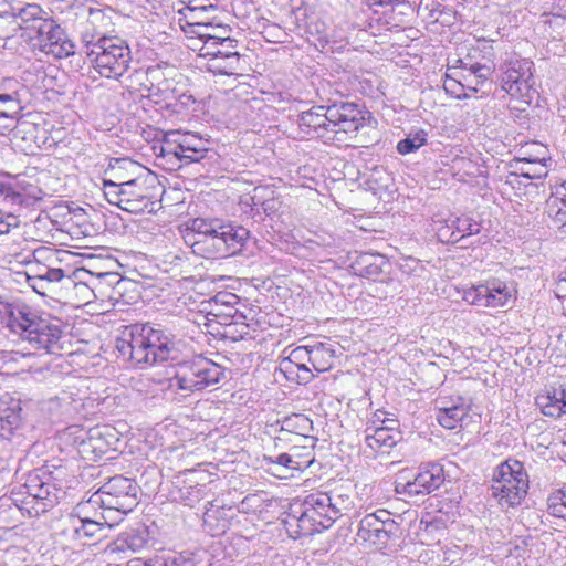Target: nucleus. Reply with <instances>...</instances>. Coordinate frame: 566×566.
<instances>
[{
  "instance_id": "f257e3e1",
  "label": "nucleus",
  "mask_w": 566,
  "mask_h": 566,
  "mask_svg": "<svg viewBox=\"0 0 566 566\" xmlns=\"http://www.w3.org/2000/svg\"><path fill=\"white\" fill-rule=\"evenodd\" d=\"M118 356L144 368L180 358L184 342L167 328L150 323L124 326L116 338Z\"/></svg>"
},
{
  "instance_id": "f03ea898",
  "label": "nucleus",
  "mask_w": 566,
  "mask_h": 566,
  "mask_svg": "<svg viewBox=\"0 0 566 566\" xmlns=\"http://www.w3.org/2000/svg\"><path fill=\"white\" fill-rule=\"evenodd\" d=\"M371 119L370 112L354 102L328 99L297 115L300 138L334 140L338 134L354 136Z\"/></svg>"
},
{
  "instance_id": "7ed1b4c3",
  "label": "nucleus",
  "mask_w": 566,
  "mask_h": 566,
  "mask_svg": "<svg viewBox=\"0 0 566 566\" xmlns=\"http://www.w3.org/2000/svg\"><path fill=\"white\" fill-rule=\"evenodd\" d=\"M352 505V496L342 488L311 493L291 509L285 520L286 531L293 538L312 536L329 528Z\"/></svg>"
},
{
  "instance_id": "20e7f679",
  "label": "nucleus",
  "mask_w": 566,
  "mask_h": 566,
  "mask_svg": "<svg viewBox=\"0 0 566 566\" xmlns=\"http://www.w3.org/2000/svg\"><path fill=\"white\" fill-rule=\"evenodd\" d=\"M82 43L88 62L102 77L118 80L127 72L132 53L125 40L87 30L82 32Z\"/></svg>"
},
{
  "instance_id": "39448f33",
  "label": "nucleus",
  "mask_w": 566,
  "mask_h": 566,
  "mask_svg": "<svg viewBox=\"0 0 566 566\" xmlns=\"http://www.w3.org/2000/svg\"><path fill=\"white\" fill-rule=\"evenodd\" d=\"M57 478L45 469H36L24 475V482L14 485L11 497L14 504L30 516H39L56 505L65 492L56 483Z\"/></svg>"
},
{
  "instance_id": "423d86ee",
  "label": "nucleus",
  "mask_w": 566,
  "mask_h": 566,
  "mask_svg": "<svg viewBox=\"0 0 566 566\" xmlns=\"http://www.w3.org/2000/svg\"><path fill=\"white\" fill-rule=\"evenodd\" d=\"M224 378V368L201 355L179 363L168 388L185 396L218 385Z\"/></svg>"
},
{
  "instance_id": "0eeeda50",
  "label": "nucleus",
  "mask_w": 566,
  "mask_h": 566,
  "mask_svg": "<svg viewBox=\"0 0 566 566\" xmlns=\"http://www.w3.org/2000/svg\"><path fill=\"white\" fill-rule=\"evenodd\" d=\"M138 491V484L133 479L120 474L114 475L91 495L87 504L101 506L104 510L102 518L104 523L109 524L108 520L113 518V512L124 515L133 511L137 505Z\"/></svg>"
},
{
  "instance_id": "6e6552de",
  "label": "nucleus",
  "mask_w": 566,
  "mask_h": 566,
  "mask_svg": "<svg viewBox=\"0 0 566 566\" xmlns=\"http://www.w3.org/2000/svg\"><path fill=\"white\" fill-rule=\"evenodd\" d=\"M528 482L524 464L518 460L507 459L494 469L492 496L503 509L517 506L528 491Z\"/></svg>"
},
{
  "instance_id": "1a4fd4ad",
  "label": "nucleus",
  "mask_w": 566,
  "mask_h": 566,
  "mask_svg": "<svg viewBox=\"0 0 566 566\" xmlns=\"http://www.w3.org/2000/svg\"><path fill=\"white\" fill-rule=\"evenodd\" d=\"M207 144L208 140L191 132L169 130L153 149L157 158L180 167L206 158L209 151Z\"/></svg>"
},
{
  "instance_id": "9d476101",
  "label": "nucleus",
  "mask_w": 566,
  "mask_h": 566,
  "mask_svg": "<svg viewBox=\"0 0 566 566\" xmlns=\"http://www.w3.org/2000/svg\"><path fill=\"white\" fill-rule=\"evenodd\" d=\"M502 90L512 98L531 104L537 93L534 78V63L530 59L511 55L497 69Z\"/></svg>"
},
{
  "instance_id": "9b49d317",
  "label": "nucleus",
  "mask_w": 566,
  "mask_h": 566,
  "mask_svg": "<svg viewBox=\"0 0 566 566\" xmlns=\"http://www.w3.org/2000/svg\"><path fill=\"white\" fill-rule=\"evenodd\" d=\"M202 45L200 56L208 60L207 70L219 75H235L240 70L238 41L229 35H214L208 32L199 33Z\"/></svg>"
},
{
  "instance_id": "f8f14e48",
  "label": "nucleus",
  "mask_w": 566,
  "mask_h": 566,
  "mask_svg": "<svg viewBox=\"0 0 566 566\" xmlns=\"http://www.w3.org/2000/svg\"><path fill=\"white\" fill-rule=\"evenodd\" d=\"M493 57L492 44L483 40L478 41V44L470 49L468 55L459 61L461 69L467 72L463 78L470 90L478 92L479 86L484 85L490 80L495 72Z\"/></svg>"
},
{
  "instance_id": "ddd939ff",
  "label": "nucleus",
  "mask_w": 566,
  "mask_h": 566,
  "mask_svg": "<svg viewBox=\"0 0 566 566\" xmlns=\"http://www.w3.org/2000/svg\"><path fill=\"white\" fill-rule=\"evenodd\" d=\"M399 530L392 513L380 509L360 518L357 537L371 546L386 547L392 537L398 536Z\"/></svg>"
},
{
  "instance_id": "4468645a",
  "label": "nucleus",
  "mask_w": 566,
  "mask_h": 566,
  "mask_svg": "<svg viewBox=\"0 0 566 566\" xmlns=\"http://www.w3.org/2000/svg\"><path fill=\"white\" fill-rule=\"evenodd\" d=\"M61 439L75 448L78 455L86 460L101 458L108 449V443L98 427L86 430L80 426H71L64 430Z\"/></svg>"
},
{
  "instance_id": "2eb2a0df",
  "label": "nucleus",
  "mask_w": 566,
  "mask_h": 566,
  "mask_svg": "<svg viewBox=\"0 0 566 566\" xmlns=\"http://www.w3.org/2000/svg\"><path fill=\"white\" fill-rule=\"evenodd\" d=\"M155 179L153 177H136L124 181V199L123 210L129 213L154 212L157 209L158 201L155 200L153 186Z\"/></svg>"
},
{
  "instance_id": "dca6fc26",
  "label": "nucleus",
  "mask_w": 566,
  "mask_h": 566,
  "mask_svg": "<svg viewBox=\"0 0 566 566\" xmlns=\"http://www.w3.org/2000/svg\"><path fill=\"white\" fill-rule=\"evenodd\" d=\"M350 269L357 276L385 284L387 287L392 286V291L396 290L395 280L391 276L392 264L384 254L360 252L353 259Z\"/></svg>"
},
{
  "instance_id": "f3484780",
  "label": "nucleus",
  "mask_w": 566,
  "mask_h": 566,
  "mask_svg": "<svg viewBox=\"0 0 566 566\" xmlns=\"http://www.w3.org/2000/svg\"><path fill=\"white\" fill-rule=\"evenodd\" d=\"M444 479L442 464L426 463L419 467L412 480L396 482V492L408 496L430 494L443 484Z\"/></svg>"
},
{
  "instance_id": "a211bd4d",
  "label": "nucleus",
  "mask_w": 566,
  "mask_h": 566,
  "mask_svg": "<svg viewBox=\"0 0 566 566\" xmlns=\"http://www.w3.org/2000/svg\"><path fill=\"white\" fill-rule=\"evenodd\" d=\"M61 323L56 318H43L33 323L32 329L25 334L23 340L28 342L30 349L45 354H59L62 349Z\"/></svg>"
},
{
  "instance_id": "6ab92c4d",
  "label": "nucleus",
  "mask_w": 566,
  "mask_h": 566,
  "mask_svg": "<svg viewBox=\"0 0 566 566\" xmlns=\"http://www.w3.org/2000/svg\"><path fill=\"white\" fill-rule=\"evenodd\" d=\"M34 28L38 32L40 46L46 54H52L57 59L74 54V43L54 20H41Z\"/></svg>"
},
{
  "instance_id": "aec40b11",
  "label": "nucleus",
  "mask_w": 566,
  "mask_h": 566,
  "mask_svg": "<svg viewBox=\"0 0 566 566\" xmlns=\"http://www.w3.org/2000/svg\"><path fill=\"white\" fill-rule=\"evenodd\" d=\"M240 297L228 291H220L214 296L201 303V312H206L207 317L211 316L221 325L237 324L243 314L239 311ZM212 321V318H209Z\"/></svg>"
},
{
  "instance_id": "412c9836",
  "label": "nucleus",
  "mask_w": 566,
  "mask_h": 566,
  "mask_svg": "<svg viewBox=\"0 0 566 566\" xmlns=\"http://www.w3.org/2000/svg\"><path fill=\"white\" fill-rule=\"evenodd\" d=\"M364 434V452L370 454L388 453L402 439L399 421L390 420L386 426H367Z\"/></svg>"
},
{
  "instance_id": "4be33fe9",
  "label": "nucleus",
  "mask_w": 566,
  "mask_h": 566,
  "mask_svg": "<svg viewBox=\"0 0 566 566\" xmlns=\"http://www.w3.org/2000/svg\"><path fill=\"white\" fill-rule=\"evenodd\" d=\"M510 296L506 284L500 280L486 281L484 284L465 290L463 293V300L467 303L480 307L503 306L507 303Z\"/></svg>"
},
{
  "instance_id": "5701e85b",
  "label": "nucleus",
  "mask_w": 566,
  "mask_h": 566,
  "mask_svg": "<svg viewBox=\"0 0 566 566\" xmlns=\"http://www.w3.org/2000/svg\"><path fill=\"white\" fill-rule=\"evenodd\" d=\"M250 231L244 227L220 223L218 234L212 238L209 258H224L237 254L244 247Z\"/></svg>"
},
{
  "instance_id": "b1692460",
  "label": "nucleus",
  "mask_w": 566,
  "mask_h": 566,
  "mask_svg": "<svg viewBox=\"0 0 566 566\" xmlns=\"http://www.w3.org/2000/svg\"><path fill=\"white\" fill-rule=\"evenodd\" d=\"M1 322L23 340L41 316L24 303H0Z\"/></svg>"
},
{
  "instance_id": "393cba45",
  "label": "nucleus",
  "mask_w": 566,
  "mask_h": 566,
  "mask_svg": "<svg viewBox=\"0 0 566 566\" xmlns=\"http://www.w3.org/2000/svg\"><path fill=\"white\" fill-rule=\"evenodd\" d=\"M437 420L446 429H455L468 416L471 401L460 395L440 396L436 400Z\"/></svg>"
},
{
  "instance_id": "a878e982",
  "label": "nucleus",
  "mask_w": 566,
  "mask_h": 566,
  "mask_svg": "<svg viewBox=\"0 0 566 566\" xmlns=\"http://www.w3.org/2000/svg\"><path fill=\"white\" fill-rule=\"evenodd\" d=\"M269 427L274 433H277L274 438V447L281 448V443L287 440L285 436L289 433L302 437L305 441L310 440L312 438L310 432L313 431V421L304 413H292L277 419Z\"/></svg>"
},
{
  "instance_id": "bb28decb",
  "label": "nucleus",
  "mask_w": 566,
  "mask_h": 566,
  "mask_svg": "<svg viewBox=\"0 0 566 566\" xmlns=\"http://www.w3.org/2000/svg\"><path fill=\"white\" fill-rule=\"evenodd\" d=\"M0 198L9 205L29 208L41 200V190L28 182L0 181Z\"/></svg>"
},
{
  "instance_id": "cd10ccee",
  "label": "nucleus",
  "mask_w": 566,
  "mask_h": 566,
  "mask_svg": "<svg viewBox=\"0 0 566 566\" xmlns=\"http://www.w3.org/2000/svg\"><path fill=\"white\" fill-rule=\"evenodd\" d=\"M219 220L192 219L187 227L185 239L190 242L197 251H202L209 258V250L212 249V238L218 234Z\"/></svg>"
},
{
  "instance_id": "c85d7f7f",
  "label": "nucleus",
  "mask_w": 566,
  "mask_h": 566,
  "mask_svg": "<svg viewBox=\"0 0 566 566\" xmlns=\"http://www.w3.org/2000/svg\"><path fill=\"white\" fill-rule=\"evenodd\" d=\"M481 224L468 216L449 219L444 226L438 229V238L442 242L457 243L461 239L478 234Z\"/></svg>"
},
{
  "instance_id": "c756f323",
  "label": "nucleus",
  "mask_w": 566,
  "mask_h": 566,
  "mask_svg": "<svg viewBox=\"0 0 566 566\" xmlns=\"http://www.w3.org/2000/svg\"><path fill=\"white\" fill-rule=\"evenodd\" d=\"M153 544V537L146 525L130 527L120 533L114 542V551L140 553Z\"/></svg>"
},
{
  "instance_id": "7c9ffc66",
  "label": "nucleus",
  "mask_w": 566,
  "mask_h": 566,
  "mask_svg": "<svg viewBox=\"0 0 566 566\" xmlns=\"http://www.w3.org/2000/svg\"><path fill=\"white\" fill-rule=\"evenodd\" d=\"M535 405L546 417L559 418L566 415V385L546 388L536 396Z\"/></svg>"
},
{
  "instance_id": "2f4dec72",
  "label": "nucleus",
  "mask_w": 566,
  "mask_h": 566,
  "mask_svg": "<svg viewBox=\"0 0 566 566\" xmlns=\"http://www.w3.org/2000/svg\"><path fill=\"white\" fill-rule=\"evenodd\" d=\"M547 216L559 226L560 234L566 237V181L555 185L546 200Z\"/></svg>"
},
{
  "instance_id": "473e14b6",
  "label": "nucleus",
  "mask_w": 566,
  "mask_h": 566,
  "mask_svg": "<svg viewBox=\"0 0 566 566\" xmlns=\"http://www.w3.org/2000/svg\"><path fill=\"white\" fill-rule=\"evenodd\" d=\"M367 190L371 191L380 200L389 199L394 192L392 177L382 166L374 167L364 180Z\"/></svg>"
},
{
  "instance_id": "72a5a7b5",
  "label": "nucleus",
  "mask_w": 566,
  "mask_h": 566,
  "mask_svg": "<svg viewBox=\"0 0 566 566\" xmlns=\"http://www.w3.org/2000/svg\"><path fill=\"white\" fill-rule=\"evenodd\" d=\"M232 518V507L216 505L209 502V506L202 516L203 525L212 535L224 533Z\"/></svg>"
},
{
  "instance_id": "f704fd0d",
  "label": "nucleus",
  "mask_w": 566,
  "mask_h": 566,
  "mask_svg": "<svg viewBox=\"0 0 566 566\" xmlns=\"http://www.w3.org/2000/svg\"><path fill=\"white\" fill-rule=\"evenodd\" d=\"M337 346L331 342L311 344V366L317 373L329 370L334 366Z\"/></svg>"
},
{
  "instance_id": "c9c22d12",
  "label": "nucleus",
  "mask_w": 566,
  "mask_h": 566,
  "mask_svg": "<svg viewBox=\"0 0 566 566\" xmlns=\"http://www.w3.org/2000/svg\"><path fill=\"white\" fill-rule=\"evenodd\" d=\"M76 523V514H67L63 516L57 522L54 531L55 542L64 548H77Z\"/></svg>"
},
{
  "instance_id": "e433bc0d",
  "label": "nucleus",
  "mask_w": 566,
  "mask_h": 566,
  "mask_svg": "<svg viewBox=\"0 0 566 566\" xmlns=\"http://www.w3.org/2000/svg\"><path fill=\"white\" fill-rule=\"evenodd\" d=\"M513 174L526 179H541L547 175L544 159L538 158H516L511 163Z\"/></svg>"
},
{
  "instance_id": "4c0bfd02",
  "label": "nucleus",
  "mask_w": 566,
  "mask_h": 566,
  "mask_svg": "<svg viewBox=\"0 0 566 566\" xmlns=\"http://www.w3.org/2000/svg\"><path fill=\"white\" fill-rule=\"evenodd\" d=\"M76 522L77 547L90 545V541L98 538L105 524L90 517H81L78 514H76Z\"/></svg>"
},
{
  "instance_id": "58836bf2",
  "label": "nucleus",
  "mask_w": 566,
  "mask_h": 566,
  "mask_svg": "<svg viewBox=\"0 0 566 566\" xmlns=\"http://www.w3.org/2000/svg\"><path fill=\"white\" fill-rule=\"evenodd\" d=\"M258 192L256 201L262 213V221L265 217L274 218L282 207V201L270 187L259 186Z\"/></svg>"
},
{
  "instance_id": "ea45409f",
  "label": "nucleus",
  "mask_w": 566,
  "mask_h": 566,
  "mask_svg": "<svg viewBox=\"0 0 566 566\" xmlns=\"http://www.w3.org/2000/svg\"><path fill=\"white\" fill-rule=\"evenodd\" d=\"M148 560L150 566H196L191 554L187 552L161 551Z\"/></svg>"
},
{
  "instance_id": "a19ab883",
  "label": "nucleus",
  "mask_w": 566,
  "mask_h": 566,
  "mask_svg": "<svg viewBox=\"0 0 566 566\" xmlns=\"http://www.w3.org/2000/svg\"><path fill=\"white\" fill-rule=\"evenodd\" d=\"M263 463L266 465L268 471L272 472V474L281 476V473H293L294 471H298L296 467V462L293 461L290 452H282L277 455H263Z\"/></svg>"
},
{
  "instance_id": "79ce46f5",
  "label": "nucleus",
  "mask_w": 566,
  "mask_h": 566,
  "mask_svg": "<svg viewBox=\"0 0 566 566\" xmlns=\"http://www.w3.org/2000/svg\"><path fill=\"white\" fill-rule=\"evenodd\" d=\"M217 0H188V4L185 10L189 12V14H185L188 19L192 20L196 24H202L206 29L209 25L203 21V14L209 11H216L217 4L214 3Z\"/></svg>"
},
{
  "instance_id": "37998d69",
  "label": "nucleus",
  "mask_w": 566,
  "mask_h": 566,
  "mask_svg": "<svg viewBox=\"0 0 566 566\" xmlns=\"http://www.w3.org/2000/svg\"><path fill=\"white\" fill-rule=\"evenodd\" d=\"M310 444H293L289 452L293 458V461H295L296 467L298 468V471H304L305 469L310 468L311 464L314 462V442L315 439L311 438L308 440Z\"/></svg>"
},
{
  "instance_id": "c03bdc74",
  "label": "nucleus",
  "mask_w": 566,
  "mask_h": 566,
  "mask_svg": "<svg viewBox=\"0 0 566 566\" xmlns=\"http://www.w3.org/2000/svg\"><path fill=\"white\" fill-rule=\"evenodd\" d=\"M428 142V133L424 129L411 132L406 138L397 144V151L400 155H408L417 151L420 147L424 146Z\"/></svg>"
},
{
  "instance_id": "a18cd8bd",
  "label": "nucleus",
  "mask_w": 566,
  "mask_h": 566,
  "mask_svg": "<svg viewBox=\"0 0 566 566\" xmlns=\"http://www.w3.org/2000/svg\"><path fill=\"white\" fill-rule=\"evenodd\" d=\"M399 270L402 276H405L412 286L419 284L418 280L421 279L426 272V268L420 260L412 256L402 259L399 263Z\"/></svg>"
},
{
  "instance_id": "49530a36",
  "label": "nucleus",
  "mask_w": 566,
  "mask_h": 566,
  "mask_svg": "<svg viewBox=\"0 0 566 566\" xmlns=\"http://www.w3.org/2000/svg\"><path fill=\"white\" fill-rule=\"evenodd\" d=\"M258 196V187H255L251 193H245L240 197L238 206L242 214L253 219L255 222H261L262 213L259 208V202L256 201Z\"/></svg>"
},
{
  "instance_id": "de8ad7c7",
  "label": "nucleus",
  "mask_w": 566,
  "mask_h": 566,
  "mask_svg": "<svg viewBox=\"0 0 566 566\" xmlns=\"http://www.w3.org/2000/svg\"><path fill=\"white\" fill-rule=\"evenodd\" d=\"M109 9H101V8H88V18L87 25L84 31L94 32L96 30H101L104 34H106V29L111 24V17L107 14Z\"/></svg>"
},
{
  "instance_id": "09e8293b",
  "label": "nucleus",
  "mask_w": 566,
  "mask_h": 566,
  "mask_svg": "<svg viewBox=\"0 0 566 566\" xmlns=\"http://www.w3.org/2000/svg\"><path fill=\"white\" fill-rule=\"evenodd\" d=\"M548 513L566 521V484L547 499Z\"/></svg>"
},
{
  "instance_id": "8fccbe9b",
  "label": "nucleus",
  "mask_w": 566,
  "mask_h": 566,
  "mask_svg": "<svg viewBox=\"0 0 566 566\" xmlns=\"http://www.w3.org/2000/svg\"><path fill=\"white\" fill-rule=\"evenodd\" d=\"M116 178L118 179L117 181L112 179L103 180L104 195L111 205H115L123 210L122 199H124V185L119 177Z\"/></svg>"
},
{
  "instance_id": "3c124183",
  "label": "nucleus",
  "mask_w": 566,
  "mask_h": 566,
  "mask_svg": "<svg viewBox=\"0 0 566 566\" xmlns=\"http://www.w3.org/2000/svg\"><path fill=\"white\" fill-rule=\"evenodd\" d=\"M265 507L264 493H251L243 497L239 504V512L245 514L261 513Z\"/></svg>"
},
{
  "instance_id": "603ef678",
  "label": "nucleus",
  "mask_w": 566,
  "mask_h": 566,
  "mask_svg": "<svg viewBox=\"0 0 566 566\" xmlns=\"http://www.w3.org/2000/svg\"><path fill=\"white\" fill-rule=\"evenodd\" d=\"M0 103L4 106V109L0 111V116L6 118H12L23 108L22 99L2 92H0Z\"/></svg>"
},
{
  "instance_id": "864d4df0",
  "label": "nucleus",
  "mask_w": 566,
  "mask_h": 566,
  "mask_svg": "<svg viewBox=\"0 0 566 566\" xmlns=\"http://www.w3.org/2000/svg\"><path fill=\"white\" fill-rule=\"evenodd\" d=\"M18 405L10 407L7 402L0 401V423L1 429H6L4 423L9 427L8 429H12L13 426H18L20 421V416L15 410Z\"/></svg>"
},
{
  "instance_id": "5fc2aeb1",
  "label": "nucleus",
  "mask_w": 566,
  "mask_h": 566,
  "mask_svg": "<svg viewBox=\"0 0 566 566\" xmlns=\"http://www.w3.org/2000/svg\"><path fill=\"white\" fill-rule=\"evenodd\" d=\"M0 92L14 95L17 98L24 99L25 86L15 78L8 77L0 83Z\"/></svg>"
},
{
  "instance_id": "6e6d98bb",
  "label": "nucleus",
  "mask_w": 566,
  "mask_h": 566,
  "mask_svg": "<svg viewBox=\"0 0 566 566\" xmlns=\"http://www.w3.org/2000/svg\"><path fill=\"white\" fill-rule=\"evenodd\" d=\"M284 359L294 365L311 363V344L297 346L296 348L292 349L289 356Z\"/></svg>"
},
{
  "instance_id": "4d7b16f0",
  "label": "nucleus",
  "mask_w": 566,
  "mask_h": 566,
  "mask_svg": "<svg viewBox=\"0 0 566 566\" xmlns=\"http://www.w3.org/2000/svg\"><path fill=\"white\" fill-rule=\"evenodd\" d=\"M279 373L290 382L300 385V374H297V365H294L285 359L280 361Z\"/></svg>"
},
{
  "instance_id": "13d9d810",
  "label": "nucleus",
  "mask_w": 566,
  "mask_h": 566,
  "mask_svg": "<svg viewBox=\"0 0 566 566\" xmlns=\"http://www.w3.org/2000/svg\"><path fill=\"white\" fill-rule=\"evenodd\" d=\"M203 488V485L187 488L182 494L184 504L193 507L202 499Z\"/></svg>"
},
{
  "instance_id": "bf43d9fd",
  "label": "nucleus",
  "mask_w": 566,
  "mask_h": 566,
  "mask_svg": "<svg viewBox=\"0 0 566 566\" xmlns=\"http://www.w3.org/2000/svg\"><path fill=\"white\" fill-rule=\"evenodd\" d=\"M65 277V273L60 268H46L44 273L38 275L39 283H57Z\"/></svg>"
},
{
  "instance_id": "052dcab7",
  "label": "nucleus",
  "mask_w": 566,
  "mask_h": 566,
  "mask_svg": "<svg viewBox=\"0 0 566 566\" xmlns=\"http://www.w3.org/2000/svg\"><path fill=\"white\" fill-rule=\"evenodd\" d=\"M43 13V10L38 4H28L25 8L21 10V18L23 21L28 20H34L38 21V24L41 22V20H44L41 14Z\"/></svg>"
},
{
  "instance_id": "680f3d73",
  "label": "nucleus",
  "mask_w": 566,
  "mask_h": 566,
  "mask_svg": "<svg viewBox=\"0 0 566 566\" xmlns=\"http://www.w3.org/2000/svg\"><path fill=\"white\" fill-rule=\"evenodd\" d=\"M463 87L464 85L461 82L452 78L449 75L446 76V80L443 82V88L448 94L459 98L463 94Z\"/></svg>"
},
{
  "instance_id": "e2e57ef3",
  "label": "nucleus",
  "mask_w": 566,
  "mask_h": 566,
  "mask_svg": "<svg viewBox=\"0 0 566 566\" xmlns=\"http://www.w3.org/2000/svg\"><path fill=\"white\" fill-rule=\"evenodd\" d=\"M19 226V219L17 216L9 213L6 217L0 214V235L9 233L12 228Z\"/></svg>"
},
{
  "instance_id": "0e129e2a",
  "label": "nucleus",
  "mask_w": 566,
  "mask_h": 566,
  "mask_svg": "<svg viewBox=\"0 0 566 566\" xmlns=\"http://www.w3.org/2000/svg\"><path fill=\"white\" fill-rule=\"evenodd\" d=\"M310 243H315L318 247H322L327 250H334L336 248V240L331 234H315V239L310 240Z\"/></svg>"
},
{
  "instance_id": "69168bd1",
  "label": "nucleus",
  "mask_w": 566,
  "mask_h": 566,
  "mask_svg": "<svg viewBox=\"0 0 566 566\" xmlns=\"http://www.w3.org/2000/svg\"><path fill=\"white\" fill-rule=\"evenodd\" d=\"M473 167L474 164L467 157H457L453 159L452 168L458 169L457 174H459L460 170L463 169L465 175H473V172L470 170Z\"/></svg>"
},
{
  "instance_id": "338daca9",
  "label": "nucleus",
  "mask_w": 566,
  "mask_h": 566,
  "mask_svg": "<svg viewBox=\"0 0 566 566\" xmlns=\"http://www.w3.org/2000/svg\"><path fill=\"white\" fill-rule=\"evenodd\" d=\"M310 363L297 365V374H300V385H306L314 378L312 369L308 367Z\"/></svg>"
},
{
  "instance_id": "774afa93",
  "label": "nucleus",
  "mask_w": 566,
  "mask_h": 566,
  "mask_svg": "<svg viewBox=\"0 0 566 566\" xmlns=\"http://www.w3.org/2000/svg\"><path fill=\"white\" fill-rule=\"evenodd\" d=\"M387 415L388 413L384 410H376L370 423L367 426H386L390 420H396L395 418H388Z\"/></svg>"
}]
</instances>
